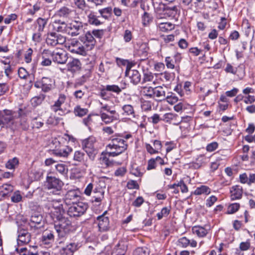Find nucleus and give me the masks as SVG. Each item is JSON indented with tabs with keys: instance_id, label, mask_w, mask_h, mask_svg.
Returning <instances> with one entry per match:
<instances>
[{
	"instance_id": "1",
	"label": "nucleus",
	"mask_w": 255,
	"mask_h": 255,
	"mask_svg": "<svg viewBox=\"0 0 255 255\" xmlns=\"http://www.w3.org/2000/svg\"><path fill=\"white\" fill-rule=\"evenodd\" d=\"M59 214L54 215V229L58 234L59 238L65 237L74 230L71 222L66 217L63 216L65 210L63 208L62 204L59 206Z\"/></svg>"
},
{
	"instance_id": "2",
	"label": "nucleus",
	"mask_w": 255,
	"mask_h": 255,
	"mask_svg": "<svg viewBox=\"0 0 255 255\" xmlns=\"http://www.w3.org/2000/svg\"><path fill=\"white\" fill-rule=\"evenodd\" d=\"M128 146L127 141L121 136L112 138L107 147L115 151L108 152L109 156L115 157L120 155L127 149Z\"/></svg>"
},
{
	"instance_id": "3",
	"label": "nucleus",
	"mask_w": 255,
	"mask_h": 255,
	"mask_svg": "<svg viewBox=\"0 0 255 255\" xmlns=\"http://www.w3.org/2000/svg\"><path fill=\"white\" fill-rule=\"evenodd\" d=\"M63 182L55 177L47 176L46 187L49 193L53 195H61L62 193Z\"/></svg>"
},
{
	"instance_id": "4",
	"label": "nucleus",
	"mask_w": 255,
	"mask_h": 255,
	"mask_svg": "<svg viewBox=\"0 0 255 255\" xmlns=\"http://www.w3.org/2000/svg\"><path fill=\"white\" fill-rule=\"evenodd\" d=\"M96 142V138L94 137L90 136L84 139L82 142L83 149L88 155L89 158L92 160H94L97 151L95 147Z\"/></svg>"
},
{
	"instance_id": "5",
	"label": "nucleus",
	"mask_w": 255,
	"mask_h": 255,
	"mask_svg": "<svg viewBox=\"0 0 255 255\" xmlns=\"http://www.w3.org/2000/svg\"><path fill=\"white\" fill-rule=\"evenodd\" d=\"M88 208V205L82 202H78L70 205L67 214L70 217H77L83 215Z\"/></svg>"
},
{
	"instance_id": "6",
	"label": "nucleus",
	"mask_w": 255,
	"mask_h": 255,
	"mask_svg": "<svg viewBox=\"0 0 255 255\" xmlns=\"http://www.w3.org/2000/svg\"><path fill=\"white\" fill-rule=\"evenodd\" d=\"M66 47L72 53L82 55L86 54L85 48L83 45L77 39H72L66 44Z\"/></svg>"
},
{
	"instance_id": "7",
	"label": "nucleus",
	"mask_w": 255,
	"mask_h": 255,
	"mask_svg": "<svg viewBox=\"0 0 255 255\" xmlns=\"http://www.w3.org/2000/svg\"><path fill=\"white\" fill-rule=\"evenodd\" d=\"M135 65H127L125 75L126 76H129L131 82L134 85H137L141 80V75L138 71L134 69Z\"/></svg>"
},
{
	"instance_id": "8",
	"label": "nucleus",
	"mask_w": 255,
	"mask_h": 255,
	"mask_svg": "<svg viewBox=\"0 0 255 255\" xmlns=\"http://www.w3.org/2000/svg\"><path fill=\"white\" fill-rule=\"evenodd\" d=\"M80 192L78 189L70 190L65 194L64 198V202L66 205L70 206L77 203L80 199Z\"/></svg>"
},
{
	"instance_id": "9",
	"label": "nucleus",
	"mask_w": 255,
	"mask_h": 255,
	"mask_svg": "<svg viewBox=\"0 0 255 255\" xmlns=\"http://www.w3.org/2000/svg\"><path fill=\"white\" fill-rule=\"evenodd\" d=\"M46 42L47 45L55 46L57 44H63L64 43L66 42V38L55 32H52L47 35Z\"/></svg>"
},
{
	"instance_id": "10",
	"label": "nucleus",
	"mask_w": 255,
	"mask_h": 255,
	"mask_svg": "<svg viewBox=\"0 0 255 255\" xmlns=\"http://www.w3.org/2000/svg\"><path fill=\"white\" fill-rule=\"evenodd\" d=\"M83 30V24L81 21L74 20L68 24V34L72 36L79 35Z\"/></svg>"
},
{
	"instance_id": "11",
	"label": "nucleus",
	"mask_w": 255,
	"mask_h": 255,
	"mask_svg": "<svg viewBox=\"0 0 255 255\" xmlns=\"http://www.w3.org/2000/svg\"><path fill=\"white\" fill-rule=\"evenodd\" d=\"M15 114L14 112L9 110L0 111V126L12 123Z\"/></svg>"
},
{
	"instance_id": "12",
	"label": "nucleus",
	"mask_w": 255,
	"mask_h": 255,
	"mask_svg": "<svg viewBox=\"0 0 255 255\" xmlns=\"http://www.w3.org/2000/svg\"><path fill=\"white\" fill-rule=\"evenodd\" d=\"M44 221L42 215L37 212H32L30 219V227L37 229L42 227Z\"/></svg>"
},
{
	"instance_id": "13",
	"label": "nucleus",
	"mask_w": 255,
	"mask_h": 255,
	"mask_svg": "<svg viewBox=\"0 0 255 255\" xmlns=\"http://www.w3.org/2000/svg\"><path fill=\"white\" fill-rule=\"evenodd\" d=\"M17 243L19 245L27 244L30 241L31 235L27 230L19 227L17 231Z\"/></svg>"
},
{
	"instance_id": "14",
	"label": "nucleus",
	"mask_w": 255,
	"mask_h": 255,
	"mask_svg": "<svg viewBox=\"0 0 255 255\" xmlns=\"http://www.w3.org/2000/svg\"><path fill=\"white\" fill-rule=\"evenodd\" d=\"M180 13V10L177 5H170L166 4L165 18L177 19Z\"/></svg>"
},
{
	"instance_id": "15",
	"label": "nucleus",
	"mask_w": 255,
	"mask_h": 255,
	"mask_svg": "<svg viewBox=\"0 0 255 255\" xmlns=\"http://www.w3.org/2000/svg\"><path fill=\"white\" fill-rule=\"evenodd\" d=\"M107 211L105 212L102 215L97 217L98 221V227L99 230L101 232H105L109 230L110 228V221L108 217L106 216Z\"/></svg>"
},
{
	"instance_id": "16",
	"label": "nucleus",
	"mask_w": 255,
	"mask_h": 255,
	"mask_svg": "<svg viewBox=\"0 0 255 255\" xmlns=\"http://www.w3.org/2000/svg\"><path fill=\"white\" fill-rule=\"evenodd\" d=\"M54 232L53 231H45L41 237V241L42 244L50 247L54 242Z\"/></svg>"
},
{
	"instance_id": "17",
	"label": "nucleus",
	"mask_w": 255,
	"mask_h": 255,
	"mask_svg": "<svg viewBox=\"0 0 255 255\" xmlns=\"http://www.w3.org/2000/svg\"><path fill=\"white\" fill-rule=\"evenodd\" d=\"M53 29L56 31L68 33V24L61 20H55L53 22Z\"/></svg>"
},
{
	"instance_id": "18",
	"label": "nucleus",
	"mask_w": 255,
	"mask_h": 255,
	"mask_svg": "<svg viewBox=\"0 0 255 255\" xmlns=\"http://www.w3.org/2000/svg\"><path fill=\"white\" fill-rule=\"evenodd\" d=\"M127 250V245L123 241H120L112 250L113 255H125Z\"/></svg>"
},
{
	"instance_id": "19",
	"label": "nucleus",
	"mask_w": 255,
	"mask_h": 255,
	"mask_svg": "<svg viewBox=\"0 0 255 255\" xmlns=\"http://www.w3.org/2000/svg\"><path fill=\"white\" fill-rule=\"evenodd\" d=\"M72 149L71 147L65 146L52 150V154L58 157H67Z\"/></svg>"
},
{
	"instance_id": "20",
	"label": "nucleus",
	"mask_w": 255,
	"mask_h": 255,
	"mask_svg": "<svg viewBox=\"0 0 255 255\" xmlns=\"http://www.w3.org/2000/svg\"><path fill=\"white\" fill-rule=\"evenodd\" d=\"M197 243L195 240H190L185 237L180 238L177 241V245L184 248H187L188 246L195 248L197 246Z\"/></svg>"
},
{
	"instance_id": "21",
	"label": "nucleus",
	"mask_w": 255,
	"mask_h": 255,
	"mask_svg": "<svg viewBox=\"0 0 255 255\" xmlns=\"http://www.w3.org/2000/svg\"><path fill=\"white\" fill-rule=\"evenodd\" d=\"M100 16H98L96 12L93 11H90L87 15L88 22L91 25L99 26L103 23V22L99 19Z\"/></svg>"
},
{
	"instance_id": "22",
	"label": "nucleus",
	"mask_w": 255,
	"mask_h": 255,
	"mask_svg": "<svg viewBox=\"0 0 255 255\" xmlns=\"http://www.w3.org/2000/svg\"><path fill=\"white\" fill-rule=\"evenodd\" d=\"M80 247L79 243H71L63 248L61 252L62 254H66V255H72L73 253L77 251Z\"/></svg>"
},
{
	"instance_id": "23",
	"label": "nucleus",
	"mask_w": 255,
	"mask_h": 255,
	"mask_svg": "<svg viewBox=\"0 0 255 255\" xmlns=\"http://www.w3.org/2000/svg\"><path fill=\"white\" fill-rule=\"evenodd\" d=\"M72 14V10L65 6L61 7L56 13V16L64 19L69 18Z\"/></svg>"
},
{
	"instance_id": "24",
	"label": "nucleus",
	"mask_w": 255,
	"mask_h": 255,
	"mask_svg": "<svg viewBox=\"0 0 255 255\" xmlns=\"http://www.w3.org/2000/svg\"><path fill=\"white\" fill-rule=\"evenodd\" d=\"M100 117L102 121L106 124H110L114 121H117L119 119V115H109L100 111Z\"/></svg>"
},
{
	"instance_id": "25",
	"label": "nucleus",
	"mask_w": 255,
	"mask_h": 255,
	"mask_svg": "<svg viewBox=\"0 0 255 255\" xmlns=\"http://www.w3.org/2000/svg\"><path fill=\"white\" fill-rule=\"evenodd\" d=\"M166 4L160 2L158 3L157 6L154 7L156 15V18L158 19L165 18Z\"/></svg>"
},
{
	"instance_id": "26",
	"label": "nucleus",
	"mask_w": 255,
	"mask_h": 255,
	"mask_svg": "<svg viewBox=\"0 0 255 255\" xmlns=\"http://www.w3.org/2000/svg\"><path fill=\"white\" fill-rule=\"evenodd\" d=\"M65 100L66 96L64 94H60L58 100L51 106V110L55 113L57 112L58 111H62L61 106L65 102Z\"/></svg>"
},
{
	"instance_id": "27",
	"label": "nucleus",
	"mask_w": 255,
	"mask_h": 255,
	"mask_svg": "<svg viewBox=\"0 0 255 255\" xmlns=\"http://www.w3.org/2000/svg\"><path fill=\"white\" fill-rule=\"evenodd\" d=\"M53 80L47 77H43L41 82V88L44 92H47L51 90L53 86Z\"/></svg>"
},
{
	"instance_id": "28",
	"label": "nucleus",
	"mask_w": 255,
	"mask_h": 255,
	"mask_svg": "<svg viewBox=\"0 0 255 255\" xmlns=\"http://www.w3.org/2000/svg\"><path fill=\"white\" fill-rule=\"evenodd\" d=\"M109 154L102 152L99 159V163L102 168H107L113 165V162L109 160Z\"/></svg>"
},
{
	"instance_id": "29",
	"label": "nucleus",
	"mask_w": 255,
	"mask_h": 255,
	"mask_svg": "<svg viewBox=\"0 0 255 255\" xmlns=\"http://www.w3.org/2000/svg\"><path fill=\"white\" fill-rule=\"evenodd\" d=\"M123 115L128 116L129 119H136V116L134 108L131 105H125L122 107Z\"/></svg>"
},
{
	"instance_id": "30",
	"label": "nucleus",
	"mask_w": 255,
	"mask_h": 255,
	"mask_svg": "<svg viewBox=\"0 0 255 255\" xmlns=\"http://www.w3.org/2000/svg\"><path fill=\"white\" fill-rule=\"evenodd\" d=\"M165 91L162 86H157L154 88L153 99L158 98L157 100L162 101L165 99Z\"/></svg>"
},
{
	"instance_id": "31",
	"label": "nucleus",
	"mask_w": 255,
	"mask_h": 255,
	"mask_svg": "<svg viewBox=\"0 0 255 255\" xmlns=\"http://www.w3.org/2000/svg\"><path fill=\"white\" fill-rule=\"evenodd\" d=\"M245 68L244 67L238 65L237 67H234L232 65H227L225 69V71L227 73H231L234 74L239 75L244 71Z\"/></svg>"
},
{
	"instance_id": "32",
	"label": "nucleus",
	"mask_w": 255,
	"mask_h": 255,
	"mask_svg": "<svg viewBox=\"0 0 255 255\" xmlns=\"http://www.w3.org/2000/svg\"><path fill=\"white\" fill-rule=\"evenodd\" d=\"M231 190V199L232 200L239 199L242 196L243 191L239 186H233Z\"/></svg>"
},
{
	"instance_id": "33",
	"label": "nucleus",
	"mask_w": 255,
	"mask_h": 255,
	"mask_svg": "<svg viewBox=\"0 0 255 255\" xmlns=\"http://www.w3.org/2000/svg\"><path fill=\"white\" fill-rule=\"evenodd\" d=\"M141 89V93L144 97L153 99L154 88L151 86H143Z\"/></svg>"
},
{
	"instance_id": "34",
	"label": "nucleus",
	"mask_w": 255,
	"mask_h": 255,
	"mask_svg": "<svg viewBox=\"0 0 255 255\" xmlns=\"http://www.w3.org/2000/svg\"><path fill=\"white\" fill-rule=\"evenodd\" d=\"M192 230L194 234H196L199 237H204L208 233V231L206 229L199 226H194Z\"/></svg>"
},
{
	"instance_id": "35",
	"label": "nucleus",
	"mask_w": 255,
	"mask_h": 255,
	"mask_svg": "<svg viewBox=\"0 0 255 255\" xmlns=\"http://www.w3.org/2000/svg\"><path fill=\"white\" fill-rule=\"evenodd\" d=\"M48 19L39 17L35 22V25L38 26L37 31L42 32L47 23Z\"/></svg>"
},
{
	"instance_id": "36",
	"label": "nucleus",
	"mask_w": 255,
	"mask_h": 255,
	"mask_svg": "<svg viewBox=\"0 0 255 255\" xmlns=\"http://www.w3.org/2000/svg\"><path fill=\"white\" fill-rule=\"evenodd\" d=\"M100 14V17H102L105 19H109L112 13V8L111 7H107L103 9L99 10Z\"/></svg>"
},
{
	"instance_id": "37",
	"label": "nucleus",
	"mask_w": 255,
	"mask_h": 255,
	"mask_svg": "<svg viewBox=\"0 0 255 255\" xmlns=\"http://www.w3.org/2000/svg\"><path fill=\"white\" fill-rule=\"evenodd\" d=\"M124 86L121 87H119L116 85H108L106 86V90L108 91L113 92L116 93L117 94H119L122 92V89H124L126 88V84L124 83Z\"/></svg>"
},
{
	"instance_id": "38",
	"label": "nucleus",
	"mask_w": 255,
	"mask_h": 255,
	"mask_svg": "<svg viewBox=\"0 0 255 255\" xmlns=\"http://www.w3.org/2000/svg\"><path fill=\"white\" fill-rule=\"evenodd\" d=\"M174 25L170 22H162L159 24V29L162 32H167L174 28Z\"/></svg>"
},
{
	"instance_id": "39",
	"label": "nucleus",
	"mask_w": 255,
	"mask_h": 255,
	"mask_svg": "<svg viewBox=\"0 0 255 255\" xmlns=\"http://www.w3.org/2000/svg\"><path fill=\"white\" fill-rule=\"evenodd\" d=\"M160 79L166 82H170L174 79V76L173 73H170L165 71L159 74Z\"/></svg>"
},
{
	"instance_id": "40",
	"label": "nucleus",
	"mask_w": 255,
	"mask_h": 255,
	"mask_svg": "<svg viewBox=\"0 0 255 255\" xmlns=\"http://www.w3.org/2000/svg\"><path fill=\"white\" fill-rule=\"evenodd\" d=\"M210 192V189L208 186L202 185L197 188L194 193L195 195H199L202 194H209Z\"/></svg>"
},
{
	"instance_id": "41",
	"label": "nucleus",
	"mask_w": 255,
	"mask_h": 255,
	"mask_svg": "<svg viewBox=\"0 0 255 255\" xmlns=\"http://www.w3.org/2000/svg\"><path fill=\"white\" fill-rule=\"evenodd\" d=\"M45 98V96L44 95L40 94L39 95L35 96L31 99V104L34 107L37 106L42 103Z\"/></svg>"
},
{
	"instance_id": "42",
	"label": "nucleus",
	"mask_w": 255,
	"mask_h": 255,
	"mask_svg": "<svg viewBox=\"0 0 255 255\" xmlns=\"http://www.w3.org/2000/svg\"><path fill=\"white\" fill-rule=\"evenodd\" d=\"M86 157L85 154L80 150H77L75 152L73 159L75 161L82 162L84 161V159Z\"/></svg>"
},
{
	"instance_id": "43",
	"label": "nucleus",
	"mask_w": 255,
	"mask_h": 255,
	"mask_svg": "<svg viewBox=\"0 0 255 255\" xmlns=\"http://www.w3.org/2000/svg\"><path fill=\"white\" fill-rule=\"evenodd\" d=\"M32 125L33 128L38 129L43 126V120L41 118H33L32 120Z\"/></svg>"
},
{
	"instance_id": "44",
	"label": "nucleus",
	"mask_w": 255,
	"mask_h": 255,
	"mask_svg": "<svg viewBox=\"0 0 255 255\" xmlns=\"http://www.w3.org/2000/svg\"><path fill=\"white\" fill-rule=\"evenodd\" d=\"M56 171L62 175L66 174L68 172L67 166L64 163H58L55 165Z\"/></svg>"
},
{
	"instance_id": "45",
	"label": "nucleus",
	"mask_w": 255,
	"mask_h": 255,
	"mask_svg": "<svg viewBox=\"0 0 255 255\" xmlns=\"http://www.w3.org/2000/svg\"><path fill=\"white\" fill-rule=\"evenodd\" d=\"M88 110L87 109L81 108L80 106L75 107L74 112L76 116L83 117L87 114Z\"/></svg>"
},
{
	"instance_id": "46",
	"label": "nucleus",
	"mask_w": 255,
	"mask_h": 255,
	"mask_svg": "<svg viewBox=\"0 0 255 255\" xmlns=\"http://www.w3.org/2000/svg\"><path fill=\"white\" fill-rule=\"evenodd\" d=\"M79 69V65H67V68H60L61 71L64 73L68 72L74 73Z\"/></svg>"
},
{
	"instance_id": "47",
	"label": "nucleus",
	"mask_w": 255,
	"mask_h": 255,
	"mask_svg": "<svg viewBox=\"0 0 255 255\" xmlns=\"http://www.w3.org/2000/svg\"><path fill=\"white\" fill-rule=\"evenodd\" d=\"M149 251L146 247L137 248L133 253V255H149Z\"/></svg>"
},
{
	"instance_id": "48",
	"label": "nucleus",
	"mask_w": 255,
	"mask_h": 255,
	"mask_svg": "<svg viewBox=\"0 0 255 255\" xmlns=\"http://www.w3.org/2000/svg\"><path fill=\"white\" fill-rule=\"evenodd\" d=\"M90 77V71L89 70L88 72L83 75L82 77L78 80V81L75 83L74 87L77 88L78 86L82 85L86 81V80Z\"/></svg>"
},
{
	"instance_id": "49",
	"label": "nucleus",
	"mask_w": 255,
	"mask_h": 255,
	"mask_svg": "<svg viewBox=\"0 0 255 255\" xmlns=\"http://www.w3.org/2000/svg\"><path fill=\"white\" fill-rule=\"evenodd\" d=\"M18 163V160L17 158L14 157L9 159L5 164V167L9 169H14L15 166Z\"/></svg>"
},
{
	"instance_id": "50",
	"label": "nucleus",
	"mask_w": 255,
	"mask_h": 255,
	"mask_svg": "<svg viewBox=\"0 0 255 255\" xmlns=\"http://www.w3.org/2000/svg\"><path fill=\"white\" fill-rule=\"evenodd\" d=\"M152 20V17L147 12H144L142 16V22L144 26L149 24Z\"/></svg>"
},
{
	"instance_id": "51",
	"label": "nucleus",
	"mask_w": 255,
	"mask_h": 255,
	"mask_svg": "<svg viewBox=\"0 0 255 255\" xmlns=\"http://www.w3.org/2000/svg\"><path fill=\"white\" fill-rule=\"evenodd\" d=\"M240 205L239 203H233L230 204L228 208L227 213L228 214H232L238 211Z\"/></svg>"
},
{
	"instance_id": "52",
	"label": "nucleus",
	"mask_w": 255,
	"mask_h": 255,
	"mask_svg": "<svg viewBox=\"0 0 255 255\" xmlns=\"http://www.w3.org/2000/svg\"><path fill=\"white\" fill-rule=\"evenodd\" d=\"M74 3L78 9L82 10H85L88 5L85 0H73Z\"/></svg>"
},
{
	"instance_id": "53",
	"label": "nucleus",
	"mask_w": 255,
	"mask_h": 255,
	"mask_svg": "<svg viewBox=\"0 0 255 255\" xmlns=\"http://www.w3.org/2000/svg\"><path fill=\"white\" fill-rule=\"evenodd\" d=\"M178 116L171 113H166L164 115L162 120L165 122L168 123L172 120H176Z\"/></svg>"
},
{
	"instance_id": "54",
	"label": "nucleus",
	"mask_w": 255,
	"mask_h": 255,
	"mask_svg": "<svg viewBox=\"0 0 255 255\" xmlns=\"http://www.w3.org/2000/svg\"><path fill=\"white\" fill-rule=\"evenodd\" d=\"M85 38L86 40L89 43H91V45H94L95 44L96 41L92 32H87L85 33Z\"/></svg>"
},
{
	"instance_id": "55",
	"label": "nucleus",
	"mask_w": 255,
	"mask_h": 255,
	"mask_svg": "<svg viewBox=\"0 0 255 255\" xmlns=\"http://www.w3.org/2000/svg\"><path fill=\"white\" fill-rule=\"evenodd\" d=\"M170 213V210L167 207L163 208L161 211L157 214L158 220L161 219L163 217H166Z\"/></svg>"
},
{
	"instance_id": "56",
	"label": "nucleus",
	"mask_w": 255,
	"mask_h": 255,
	"mask_svg": "<svg viewBox=\"0 0 255 255\" xmlns=\"http://www.w3.org/2000/svg\"><path fill=\"white\" fill-rule=\"evenodd\" d=\"M33 54V50L29 48L25 52L24 55L25 62L27 63H30L32 60V55Z\"/></svg>"
},
{
	"instance_id": "57",
	"label": "nucleus",
	"mask_w": 255,
	"mask_h": 255,
	"mask_svg": "<svg viewBox=\"0 0 255 255\" xmlns=\"http://www.w3.org/2000/svg\"><path fill=\"white\" fill-rule=\"evenodd\" d=\"M153 79V76L151 72H143V78L141 84H143L147 82H151L152 81Z\"/></svg>"
},
{
	"instance_id": "58",
	"label": "nucleus",
	"mask_w": 255,
	"mask_h": 255,
	"mask_svg": "<svg viewBox=\"0 0 255 255\" xmlns=\"http://www.w3.org/2000/svg\"><path fill=\"white\" fill-rule=\"evenodd\" d=\"M218 42L221 45H226V46L224 48V50L227 49L228 50H229L230 49V42L227 39L220 36L218 38Z\"/></svg>"
},
{
	"instance_id": "59",
	"label": "nucleus",
	"mask_w": 255,
	"mask_h": 255,
	"mask_svg": "<svg viewBox=\"0 0 255 255\" xmlns=\"http://www.w3.org/2000/svg\"><path fill=\"white\" fill-rule=\"evenodd\" d=\"M22 199V196L21 195L19 191H16L14 192L12 196L11 197V200L14 203H18Z\"/></svg>"
},
{
	"instance_id": "60",
	"label": "nucleus",
	"mask_w": 255,
	"mask_h": 255,
	"mask_svg": "<svg viewBox=\"0 0 255 255\" xmlns=\"http://www.w3.org/2000/svg\"><path fill=\"white\" fill-rule=\"evenodd\" d=\"M127 187L129 189H139V185L135 180H130L128 182Z\"/></svg>"
},
{
	"instance_id": "61",
	"label": "nucleus",
	"mask_w": 255,
	"mask_h": 255,
	"mask_svg": "<svg viewBox=\"0 0 255 255\" xmlns=\"http://www.w3.org/2000/svg\"><path fill=\"white\" fill-rule=\"evenodd\" d=\"M127 172V169L125 167H121L117 169L115 172L116 176L123 177Z\"/></svg>"
},
{
	"instance_id": "62",
	"label": "nucleus",
	"mask_w": 255,
	"mask_h": 255,
	"mask_svg": "<svg viewBox=\"0 0 255 255\" xmlns=\"http://www.w3.org/2000/svg\"><path fill=\"white\" fill-rule=\"evenodd\" d=\"M92 32L94 37L101 39L104 35L105 30L104 29H95Z\"/></svg>"
},
{
	"instance_id": "63",
	"label": "nucleus",
	"mask_w": 255,
	"mask_h": 255,
	"mask_svg": "<svg viewBox=\"0 0 255 255\" xmlns=\"http://www.w3.org/2000/svg\"><path fill=\"white\" fill-rule=\"evenodd\" d=\"M17 18V15L15 13H12L8 15L4 19V23L5 24H9L11 21L16 20Z\"/></svg>"
},
{
	"instance_id": "64",
	"label": "nucleus",
	"mask_w": 255,
	"mask_h": 255,
	"mask_svg": "<svg viewBox=\"0 0 255 255\" xmlns=\"http://www.w3.org/2000/svg\"><path fill=\"white\" fill-rule=\"evenodd\" d=\"M18 74L20 78L25 79L28 75V73L25 68L20 67L18 69Z\"/></svg>"
}]
</instances>
